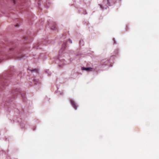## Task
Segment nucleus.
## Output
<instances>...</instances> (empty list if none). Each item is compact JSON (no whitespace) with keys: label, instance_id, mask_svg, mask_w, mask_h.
Returning a JSON list of instances; mask_svg holds the SVG:
<instances>
[{"label":"nucleus","instance_id":"nucleus-3","mask_svg":"<svg viewBox=\"0 0 159 159\" xmlns=\"http://www.w3.org/2000/svg\"><path fill=\"white\" fill-rule=\"evenodd\" d=\"M31 71L32 72H33V71H35L36 72H37V71L38 70H37V69H34V70H31Z\"/></svg>","mask_w":159,"mask_h":159},{"label":"nucleus","instance_id":"nucleus-4","mask_svg":"<svg viewBox=\"0 0 159 159\" xmlns=\"http://www.w3.org/2000/svg\"><path fill=\"white\" fill-rule=\"evenodd\" d=\"M51 28L52 30H54L55 29V27H51Z\"/></svg>","mask_w":159,"mask_h":159},{"label":"nucleus","instance_id":"nucleus-5","mask_svg":"<svg viewBox=\"0 0 159 159\" xmlns=\"http://www.w3.org/2000/svg\"><path fill=\"white\" fill-rule=\"evenodd\" d=\"M22 98H24L25 97V94H24V95H22Z\"/></svg>","mask_w":159,"mask_h":159},{"label":"nucleus","instance_id":"nucleus-7","mask_svg":"<svg viewBox=\"0 0 159 159\" xmlns=\"http://www.w3.org/2000/svg\"><path fill=\"white\" fill-rule=\"evenodd\" d=\"M15 26L16 27H17V26H19V25H15Z\"/></svg>","mask_w":159,"mask_h":159},{"label":"nucleus","instance_id":"nucleus-2","mask_svg":"<svg viewBox=\"0 0 159 159\" xmlns=\"http://www.w3.org/2000/svg\"><path fill=\"white\" fill-rule=\"evenodd\" d=\"M93 68L91 67H88V68H86V67H82L81 68V69L82 70H86L87 71H90L92 70Z\"/></svg>","mask_w":159,"mask_h":159},{"label":"nucleus","instance_id":"nucleus-8","mask_svg":"<svg viewBox=\"0 0 159 159\" xmlns=\"http://www.w3.org/2000/svg\"><path fill=\"white\" fill-rule=\"evenodd\" d=\"M13 0V2H14V3H15V0Z\"/></svg>","mask_w":159,"mask_h":159},{"label":"nucleus","instance_id":"nucleus-6","mask_svg":"<svg viewBox=\"0 0 159 159\" xmlns=\"http://www.w3.org/2000/svg\"><path fill=\"white\" fill-rule=\"evenodd\" d=\"M99 5L100 6V7H101L102 9V5H100H100Z\"/></svg>","mask_w":159,"mask_h":159},{"label":"nucleus","instance_id":"nucleus-9","mask_svg":"<svg viewBox=\"0 0 159 159\" xmlns=\"http://www.w3.org/2000/svg\"><path fill=\"white\" fill-rule=\"evenodd\" d=\"M81 41H80V43H81Z\"/></svg>","mask_w":159,"mask_h":159},{"label":"nucleus","instance_id":"nucleus-1","mask_svg":"<svg viewBox=\"0 0 159 159\" xmlns=\"http://www.w3.org/2000/svg\"><path fill=\"white\" fill-rule=\"evenodd\" d=\"M70 102L73 107L75 110L77 109V106L76 103L73 100H70Z\"/></svg>","mask_w":159,"mask_h":159}]
</instances>
